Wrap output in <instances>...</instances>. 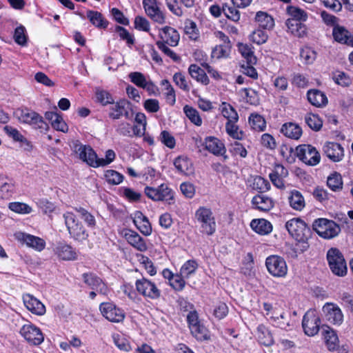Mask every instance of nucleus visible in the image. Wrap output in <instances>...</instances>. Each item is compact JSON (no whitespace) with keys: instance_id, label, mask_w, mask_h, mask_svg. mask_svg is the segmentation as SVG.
Wrapping results in <instances>:
<instances>
[{"instance_id":"cd10ccee","label":"nucleus","mask_w":353,"mask_h":353,"mask_svg":"<svg viewBox=\"0 0 353 353\" xmlns=\"http://www.w3.org/2000/svg\"><path fill=\"white\" fill-rule=\"evenodd\" d=\"M250 227L261 235L268 234L272 230L271 223L264 219H253L250 223Z\"/></svg>"},{"instance_id":"2f4dec72","label":"nucleus","mask_w":353,"mask_h":353,"mask_svg":"<svg viewBox=\"0 0 353 353\" xmlns=\"http://www.w3.org/2000/svg\"><path fill=\"white\" fill-rule=\"evenodd\" d=\"M281 132L287 137L297 140L302 134L299 125L294 123H287L282 125Z\"/></svg>"},{"instance_id":"8fccbe9b","label":"nucleus","mask_w":353,"mask_h":353,"mask_svg":"<svg viewBox=\"0 0 353 353\" xmlns=\"http://www.w3.org/2000/svg\"><path fill=\"white\" fill-rule=\"evenodd\" d=\"M190 331L197 340L203 341L210 338L208 330L201 323L196 325H193L192 327L190 328Z\"/></svg>"},{"instance_id":"473e14b6","label":"nucleus","mask_w":353,"mask_h":353,"mask_svg":"<svg viewBox=\"0 0 353 353\" xmlns=\"http://www.w3.org/2000/svg\"><path fill=\"white\" fill-rule=\"evenodd\" d=\"M87 18L93 26L98 28L105 29L108 25V21L104 19L101 13L97 11L88 10L87 12Z\"/></svg>"},{"instance_id":"c85d7f7f","label":"nucleus","mask_w":353,"mask_h":353,"mask_svg":"<svg viewBox=\"0 0 353 353\" xmlns=\"http://www.w3.org/2000/svg\"><path fill=\"white\" fill-rule=\"evenodd\" d=\"M323 336L327 349L330 351H334L339 347V339L336 332L330 327H326L323 330Z\"/></svg>"},{"instance_id":"13d9d810","label":"nucleus","mask_w":353,"mask_h":353,"mask_svg":"<svg viewBox=\"0 0 353 353\" xmlns=\"http://www.w3.org/2000/svg\"><path fill=\"white\" fill-rule=\"evenodd\" d=\"M222 10L225 15V17L233 21H238L240 19V12L239 11L234 8V6L224 5L223 6Z\"/></svg>"},{"instance_id":"4be33fe9","label":"nucleus","mask_w":353,"mask_h":353,"mask_svg":"<svg viewBox=\"0 0 353 353\" xmlns=\"http://www.w3.org/2000/svg\"><path fill=\"white\" fill-rule=\"evenodd\" d=\"M323 151L326 156L334 162H339L343 157V148L337 143L329 142L323 147Z\"/></svg>"},{"instance_id":"39448f33","label":"nucleus","mask_w":353,"mask_h":353,"mask_svg":"<svg viewBox=\"0 0 353 353\" xmlns=\"http://www.w3.org/2000/svg\"><path fill=\"white\" fill-rule=\"evenodd\" d=\"M65 224L70 235L75 240L82 241L87 239L88 234L82 223L77 219L76 216L70 212L63 214Z\"/></svg>"},{"instance_id":"412c9836","label":"nucleus","mask_w":353,"mask_h":353,"mask_svg":"<svg viewBox=\"0 0 353 353\" xmlns=\"http://www.w3.org/2000/svg\"><path fill=\"white\" fill-rule=\"evenodd\" d=\"M159 36L161 39L159 41H163L164 44L170 46H176L180 39L179 32L170 26H165L159 29Z\"/></svg>"},{"instance_id":"f704fd0d","label":"nucleus","mask_w":353,"mask_h":353,"mask_svg":"<svg viewBox=\"0 0 353 353\" xmlns=\"http://www.w3.org/2000/svg\"><path fill=\"white\" fill-rule=\"evenodd\" d=\"M190 76L196 79L198 82H201L204 85L209 83V79L206 75L204 70L201 69L196 64H192L188 68Z\"/></svg>"},{"instance_id":"1a4fd4ad","label":"nucleus","mask_w":353,"mask_h":353,"mask_svg":"<svg viewBox=\"0 0 353 353\" xmlns=\"http://www.w3.org/2000/svg\"><path fill=\"white\" fill-rule=\"evenodd\" d=\"M296 152L297 157L308 165L314 166L320 162V154L311 145H300L296 147Z\"/></svg>"},{"instance_id":"5701e85b","label":"nucleus","mask_w":353,"mask_h":353,"mask_svg":"<svg viewBox=\"0 0 353 353\" xmlns=\"http://www.w3.org/2000/svg\"><path fill=\"white\" fill-rule=\"evenodd\" d=\"M54 251L57 256L63 260L70 261L77 259V253L75 250L64 243H59Z\"/></svg>"},{"instance_id":"4468645a","label":"nucleus","mask_w":353,"mask_h":353,"mask_svg":"<svg viewBox=\"0 0 353 353\" xmlns=\"http://www.w3.org/2000/svg\"><path fill=\"white\" fill-rule=\"evenodd\" d=\"M143 6L146 14L155 23L164 24L166 17L160 9L157 0H143Z\"/></svg>"},{"instance_id":"a878e982","label":"nucleus","mask_w":353,"mask_h":353,"mask_svg":"<svg viewBox=\"0 0 353 353\" xmlns=\"http://www.w3.org/2000/svg\"><path fill=\"white\" fill-rule=\"evenodd\" d=\"M127 241L134 248L140 252H145L148 247L143 238H142L138 233L129 230L125 234Z\"/></svg>"},{"instance_id":"b1692460","label":"nucleus","mask_w":353,"mask_h":353,"mask_svg":"<svg viewBox=\"0 0 353 353\" xmlns=\"http://www.w3.org/2000/svg\"><path fill=\"white\" fill-rule=\"evenodd\" d=\"M332 34L334 40L337 42L353 46V36L344 27L334 26Z\"/></svg>"},{"instance_id":"ddd939ff","label":"nucleus","mask_w":353,"mask_h":353,"mask_svg":"<svg viewBox=\"0 0 353 353\" xmlns=\"http://www.w3.org/2000/svg\"><path fill=\"white\" fill-rule=\"evenodd\" d=\"M102 315L113 323L122 322L125 319V312L112 303H102L99 305Z\"/></svg>"},{"instance_id":"a211bd4d","label":"nucleus","mask_w":353,"mask_h":353,"mask_svg":"<svg viewBox=\"0 0 353 353\" xmlns=\"http://www.w3.org/2000/svg\"><path fill=\"white\" fill-rule=\"evenodd\" d=\"M323 311L328 321L335 325H341L343 321V314L341 309L333 303H327L323 307Z\"/></svg>"},{"instance_id":"864d4df0","label":"nucleus","mask_w":353,"mask_h":353,"mask_svg":"<svg viewBox=\"0 0 353 353\" xmlns=\"http://www.w3.org/2000/svg\"><path fill=\"white\" fill-rule=\"evenodd\" d=\"M183 111L188 117V119L195 125L200 126L202 123V120L197 110L189 105H185Z\"/></svg>"},{"instance_id":"72a5a7b5","label":"nucleus","mask_w":353,"mask_h":353,"mask_svg":"<svg viewBox=\"0 0 353 353\" xmlns=\"http://www.w3.org/2000/svg\"><path fill=\"white\" fill-rule=\"evenodd\" d=\"M290 205L295 210H302L305 205V200L300 192L293 190L288 197Z\"/></svg>"},{"instance_id":"7c9ffc66","label":"nucleus","mask_w":353,"mask_h":353,"mask_svg":"<svg viewBox=\"0 0 353 353\" xmlns=\"http://www.w3.org/2000/svg\"><path fill=\"white\" fill-rule=\"evenodd\" d=\"M134 223L140 232L148 236L152 232V227L150 223L145 216H144L141 212H137L134 219Z\"/></svg>"},{"instance_id":"7ed1b4c3","label":"nucleus","mask_w":353,"mask_h":353,"mask_svg":"<svg viewBox=\"0 0 353 353\" xmlns=\"http://www.w3.org/2000/svg\"><path fill=\"white\" fill-rule=\"evenodd\" d=\"M195 218L199 224L200 232L208 236L216 231V221L212 210L205 207H200L195 212Z\"/></svg>"},{"instance_id":"de8ad7c7","label":"nucleus","mask_w":353,"mask_h":353,"mask_svg":"<svg viewBox=\"0 0 353 353\" xmlns=\"http://www.w3.org/2000/svg\"><path fill=\"white\" fill-rule=\"evenodd\" d=\"M238 121H227L225 124V130L227 133L233 139L241 140L243 137V132L239 130V126L236 125Z\"/></svg>"},{"instance_id":"c756f323","label":"nucleus","mask_w":353,"mask_h":353,"mask_svg":"<svg viewBox=\"0 0 353 353\" xmlns=\"http://www.w3.org/2000/svg\"><path fill=\"white\" fill-rule=\"evenodd\" d=\"M285 25L288 31L296 37H301L306 33V26L301 21L288 19Z\"/></svg>"},{"instance_id":"f03ea898","label":"nucleus","mask_w":353,"mask_h":353,"mask_svg":"<svg viewBox=\"0 0 353 353\" xmlns=\"http://www.w3.org/2000/svg\"><path fill=\"white\" fill-rule=\"evenodd\" d=\"M289 234L297 241L302 243V250L308 248L307 241L311 238L312 230L300 218H293L285 223Z\"/></svg>"},{"instance_id":"dca6fc26","label":"nucleus","mask_w":353,"mask_h":353,"mask_svg":"<svg viewBox=\"0 0 353 353\" xmlns=\"http://www.w3.org/2000/svg\"><path fill=\"white\" fill-rule=\"evenodd\" d=\"M83 281L97 292L106 295L108 292L107 285L97 275L92 273H84L82 275Z\"/></svg>"},{"instance_id":"680f3d73","label":"nucleus","mask_w":353,"mask_h":353,"mask_svg":"<svg viewBox=\"0 0 353 353\" xmlns=\"http://www.w3.org/2000/svg\"><path fill=\"white\" fill-rule=\"evenodd\" d=\"M129 78L134 84L142 88L147 82V79L145 76L139 72H130L129 74Z\"/></svg>"},{"instance_id":"e433bc0d","label":"nucleus","mask_w":353,"mask_h":353,"mask_svg":"<svg viewBox=\"0 0 353 353\" xmlns=\"http://www.w3.org/2000/svg\"><path fill=\"white\" fill-rule=\"evenodd\" d=\"M255 20L259 23V26L263 29L270 30L274 26L273 18L266 12L262 11H259L256 13Z\"/></svg>"},{"instance_id":"aec40b11","label":"nucleus","mask_w":353,"mask_h":353,"mask_svg":"<svg viewBox=\"0 0 353 353\" xmlns=\"http://www.w3.org/2000/svg\"><path fill=\"white\" fill-rule=\"evenodd\" d=\"M23 301L26 308L32 314L42 316L46 313L45 305L37 298L30 294L23 296Z\"/></svg>"},{"instance_id":"a19ab883","label":"nucleus","mask_w":353,"mask_h":353,"mask_svg":"<svg viewBox=\"0 0 353 353\" xmlns=\"http://www.w3.org/2000/svg\"><path fill=\"white\" fill-rule=\"evenodd\" d=\"M327 186L334 192L340 191L343 188V180L340 174L334 172L327 177Z\"/></svg>"},{"instance_id":"774afa93","label":"nucleus","mask_w":353,"mask_h":353,"mask_svg":"<svg viewBox=\"0 0 353 353\" xmlns=\"http://www.w3.org/2000/svg\"><path fill=\"white\" fill-rule=\"evenodd\" d=\"M161 141L169 148H174L175 146L174 137L168 131H162L160 134Z\"/></svg>"},{"instance_id":"6ab92c4d","label":"nucleus","mask_w":353,"mask_h":353,"mask_svg":"<svg viewBox=\"0 0 353 353\" xmlns=\"http://www.w3.org/2000/svg\"><path fill=\"white\" fill-rule=\"evenodd\" d=\"M205 148L216 156H222L226 160L228 156L225 155L226 149L223 143L215 137H208L205 141Z\"/></svg>"},{"instance_id":"a18cd8bd","label":"nucleus","mask_w":353,"mask_h":353,"mask_svg":"<svg viewBox=\"0 0 353 353\" xmlns=\"http://www.w3.org/2000/svg\"><path fill=\"white\" fill-rule=\"evenodd\" d=\"M220 108L223 116L228 119V121L239 120L236 111L230 103L223 102Z\"/></svg>"},{"instance_id":"3c124183","label":"nucleus","mask_w":353,"mask_h":353,"mask_svg":"<svg viewBox=\"0 0 353 353\" xmlns=\"http://www.w3.org/2000/svg\"><path fill=\"white\" fill-rule=\"evenodd\" d=\"M159 201H165L170 205L174 203V192L166 185H159Z\"/></svg>"},{"instance_id":"9d476101","label":"nucleus","mask_w":353,"mask_h":353,"mask_svg":"<svg viewBox=\"0 0 353 353\" xmlns=\"http://www.w3.org/2000/svg\"><path fill=\"white\" fill-rule=\"evenodd\" d=\"M265 265L268 272L274 277H284L288 272V266L283 258L272 255L265 260Z\"/></svg>"},{"instance_id":"603ef678","label":"nucleus","mask_w":353,"mask_h":353,"mask_svg":"<svg viewBox=\"0 0 353 353\" xmlns=\"http://www.w3.org/2000/svg\"><path fill=\"white\" fill-rule=\"evenodd\" d=\"M305 121L307 125L312 130L315 131L319 130L322 125L323 122L320 117L314 114H308L305 117Z\"/></svg>"},{"instance_id":"0eeeda50","label":"nucleus","mask_w":353,"mask_h":353,"mask_svg":"<svg viewBox=\"0 0 353 353\" xmlns=\"http://www.w3.org/2000/svg\"><path fill=\"white\" fill-rule=\"evenodd\" d=\"M19 121L34 125L35 128L48 130V125L43 121L41 116L29 109H17L14 112Z\"/></svg>"},{"instance_id":"e2e57ef3","label":"nucleus","mask_w":353,"mask_h":353,"mask_svg":"<svg viewBox=\"0 0 353 353\" xmlns=\"http://www.w3.org/2000/svg\"><path fill=\"white\" fill-rule=\"evenodd\" d=\"M96 97L97 101L103 105H111L114 101L111 94L105 90H97L96 92Z\"/></svg>"},{"instance_id":"6e6552de","label":"nucleus","mask_w":353,"mask_h":353,"mask_svg":"<svg viewBox=\"0 0 353 353\" xmlns=\"http://www.w3.org/2000/svg\"><path fill=\"white\" fill-rule=\"evenodd\" d=\"M132 105L126 99H120L110 105L108 116L114 120L119 119L124 117L127 119H131L132 117Z\"/></svg>"},{"instance_id":"37998d69","label":"nucleus","mask_w":353,"mask_h":353,"mask_svg":"<svg viewBox=\"0 0 353 353\" xmlns=\"http://www.w3.org/2000/svg\"><path fill=\"white\" fill-rule=\"evenodd\" d=\"M239 51L241 55L246 59L248 65H254L256 63V58L254 55L251 47L248 44L241 43L239 45Z\"/></svg>"},{"instance_id":"052dcab7","label":"nucleus","mask_w":353,"mask_h":353,"mask_svg":"<svg viewBox=\"0 0 353 353\" xmlns=\"http://www.w3.org/2000/svg\"><path fill=\"white\" fill-rule=\"evenodd\" d=\"M161 84L165 86V89L166 90L165 94L167 102L170 105H174L176 101V97L173 88L168 80H163Z\"/></svg>"},{"instance_id":"2eb2a0df","label":"nucleus","mask_w":353,"mask_h":353,"mask_svg":"<svg viewBox=\"0 0 353 353\" xmlns=\"http://www.w3.org/2000/svg\"><path fill=\"white\" fill-rule=\"evenodd\" d=\"M320 319L314 311H308L303 316L302 327L307 336H314L319 330Z\"/></svg>"},{"instance_id":"f8f14e48","label":"nucleus","mask_w":353,"mask_h":353,"mask_svg":"<svg viewBox=\"0 0 353 353\" xmlns=\"http://www.w3.org/2000/svg\"><path fill=\"white\" fill-rule=\"evenodd\" d=\"M20 334L32 345H39L44 340L41 330L31 323L23 325L20 329Z\"/></svg>"},{"instance_id":"f257e3e1","label":"nucleus","mask_w":353,"mask_h":353,"mask_svg":"<svg viewBox=\"0 0 353 353\" xmlns=\"http://www.w3.org/2000/svg\"><path fill=\"white\" fill-rule=\"evenodd\" d=\"M70 146L81 160L94 168L105 166L112 163L115 158V153L112 150L106 151L105 159L98 158L90 146L82 144L79 140L72 141Z\"/></svg>"},{"instance_id":"4d7b16f0","label":"nucleus","mask_w":353,"mask_h":353,"mask_svg":"<svg viewBox=\"0 0 353 353\" xmlns=\"http://www.w3.org/2000/svg\"><path fill=\"white\" fill-rule=\"evenodd\" d=\"M113 341L115 345L120 350L124 352H129L131 350L130 345L128 341L119 334H113Z\"/></svg>"},{"instance_id":"c03bdc74","label":"nucleus","mask_w":353,"mask_h":353,"mask_svg":"<svg viewBox=\"0 0 353 353\" xmlns=\"http://www.w3.org/2000/svg\"><path fill=\"white\" fill-rule=\"evenodd\" d=\"M198 268V264L194 260L187 261L181 268L180 274L182 277L188 279L194 274Z\"/></svg>"},{"instance_id":"5fc2aeb1","label":"nucleus","mask_w":353,"mask_h":353,"mask_svg":"<svg viewBox=\"0 0 353 353\" xmlns=\"http://www.w3.org/2000/svg\"><path fill=\"white\" fill-rule=\"evenodd\" d=\"M253 188L262 193L270 189V184L268 180L257 176L254 179Z\"/></svg>"},{"instance_id":"49530a36","label":"nucleus","mask_w":353,"mask_h":353,"mask_svg":"<svg viewBox=\"0 0 353 353\" xmlns=\"http://www.w3.org/2000/svg\"><path fill=\"white\" fill-rule=\"evenodd\" d=\"M73 209L79 213L80 217L84 221L87 225L91 228H94L96 225V220L94 216L87 210L82 207H74Z\"/></svg>"},{"instance_id":"f3484780","label":"nucleus","mask_w":353,"mask_h":353,"mask_svg":"<svg viewBox=\"0 0 353 353\" xmlns=\"http://www.w3.org/2000/svg\"><path fill=\"white\" fill-rule=\"evenodd\" d=\"M14 236L18 241L25 243L28 247L38 251L43 250L46 245V242L43 239L29 234L19 232L14 234Z\"/></svg>"},{"instance_id":"4c0bfd02","label":"nucleus","mask_w":353,"mask_h":353,"mask_svg":"<svg viewBox=\"0 0 353 353\" xmlns=\"http://www.w3.org/2000/svg\"><path fill=\"white\" fill-rule=\"evenodd\" d=\"M13 190V184L8 177L0 175V198L8 199Z\"/></svg>"},{"instance_id":"338daca9","label":"nucleus","mask_w":353,"mask_h":353,"mask_svg":"<svg viewBox=\"0 0 353 353\" xmlns=\"http://www.w3.org/2000/svg\"><path fill=\"white\" fill-rule=\"evenodd\" d=\"M185 278L182 277L179 273V274H176L173 276L170 281V285L175 290L181 291L185 285Z\"/></svg>"},{"instance_id":"58836bf2","label":"nucleus","mask_w":353,"mask_h":353,"mask_svg":"<svg viewBox=\"0 0 353 353\" xmlns=\"http://www.w3.org/2000/svg\"><path fill=\"white\" fill-rule=\"evenodd\" d=\"M174 165L176 169L181 173L186 174L192 170V163L186 157H178L175 159Z\"/></svg>"},{"instance_id":"09e8293b","label":"nucleus","mask_w":353,"mask_h":353,"mask_svg":"<svg viewBox=\"0 0 353 353\" xmlns=\"http://www.w3.org/2000/svg\"><path fill=\"white\" fill-rule=\"evenodd\" d=\"M287 12L290 16V19L305 21L307 19V14L306 12L296 6H288Z\"/></svg>"},{"instance_id":"bb28decb","label":"nucleus","mask_w":353,"mask_h":353,"mask_svg":"<svg viewBox=\"0 0 353 353\" xmlns=\"http://www.w3.org/2000/svg\"><path fill=\"white\" fill-rule=\"evenodd\" d=\"M307 97L309 102L316 107H323L328 102L326 95L319 90H310L307 91Z\"/></svg>"},{"instance_id":"bf43d9fd","label":"nucleus","mask_w":353,"mask_h":353,"mask_svg":"<svg viewBox=\"0 0 353 353\" xmlns=\"http://www.w3.org/2000/svg\"><path fill=\"white\" fill-rule=\"evenodd\" d=\"M9 208L13 212L21 214H29L32 212L31 207L23 203H10L9 204Z\"/></svg>"},{"instance_id":"ea45409f","label":"nucleus","mask_w":353,"mask_h":353,"mask_svg":"<svg viewBox=\"0 0 353 353\" xmlns=\"http://www.w3.org/2000/svg\"><path fill=\"white\" fill-rule=\"evenodd\" d=\"M249 123L251 128L256 131H263L266 128L264 118L258 114H251L249 117Z\"/></svg>"},{"instance_id":"c9c22d12","label":"nucleus","mask_w":353,"mask_h":353,"mask_svg":"<svg viewBox=\"0 0 353 353\" xmlns=\"http://www.w3.org/2000/svg\"><path fill=\"white\" fill-rule=\"evenodd\" d=\"M256 335L259 342L265 346H270L274 343L272 334L265 326L262 324L257 327Z\"/></svg>"},{"instance_id":"9b49d317","label":"nucleus","mask_w":353,"mask_h":353,"mask_svg":"<svg viewBox=\"0 0 353 353\" xmlns=\"http://www.w3.org/2000/svg\"><path fill=\"white\" fill-rule=\"evenodd\" d=\"M135 286L137 291L144 297L157 299L161 295V290L157 285L146 278L143 277L137 279L135 282Z\"/></svg>"},{"instance_id":"20e7f679","label":"nucleus","mask_w":353,"mask_h":353,"mask_svg":"<svg viewBox=\"0 0 353 353\" xmlns=\"http://www.w3.org/2000/svg\"><path fill=\"white\" fill-rule=\"evenodd\" d=\"M312 227L320 236L325 239H333L341 232V228L337 223L323 218L316 219L313 222Z\"/></svg>"},{"instance_id":"69168bd1","label":"nucleus","mask_w":353,"mask_h":353,"mask_svg":"<svg viewBox=\"0 0 353 353\" xmlns=\"http://www.w3.org/2000/svg\"><path fill=\"white\" fill-rule=\"evenodd\" d=\"M25 32V28L22 26L17 27L14 30V39L19 45L24 46L26 43L27 37Z\"/></svg>"},{"instance_id":"79ce46f5","label":"nucleus","mask_w":353,"mask_h":353,"mask_svg":"<svg viewBox=\"0 0 353 353\" xmlns=\"http://www.w3.org/2000/svg\"><path fill=\"white\" fill-rule=\"evenodd\" d=\"M232 45L231 44H219L216 46L212 51V58L217 59L226 58L228 57Z\"/></svg>"},{"instance_id":"393cba45","label":"nucleus","mask_w":353,"mask_h":353,"mask_svg":"<svg viewBox=\"0 0 353 353\" xmlns=\"http://www.w3.org/2000/svg\"><path fill=\"white\" fill-rule=\"evenodd\" d=\"M252 203L256 209L263 212L270 210L274 205L272 199L263 194L254 196L252 198Z\"/></svg>"},{"instance_id":"6e6d98bb","label":"nucleus","mask_w":353,"mask_h":353,"mask_svg":"<svg viewBox=\"0 0 353 353\" xmlns=\"http://www.w3.org/2000/svg\"><path fill=\"white\" fill-rule=\"evenodd\" d=\"M105 177L108 183L118 185L123 181V176L113 170H108L105 173Z\"/></svg>"},{"instance_id":"0e129e2a","label":"nucleus","mask_w":353,"mask_h":353,"mask_svg":"<svg viewBox=\"0 0 353 353\" xmlns=\"http://www.w3.org/2000/svg\"><path fill=\"white\" fill-rule=\"evenodd\" d=\"M301 57L305 60L307 64L312 63L316 57V52L310 48H305L301 50Z\"/></svg>"},{"instance_id":"423d86ee","label":"nucleus","mask_w":353,"mask_h":353,"mask_svg":"<svg viewBox=\"0 0 353 353\" xmlns=\"http://www.w3.org/2000/svg\"><path fill=\"white\" fill-rule=\"evenodd\" d=\"M327 259L332 272L339 276L347 273V265L341 252L336 248H331L327 253Z\"/></svg>"}]
</instances>
